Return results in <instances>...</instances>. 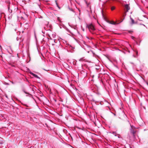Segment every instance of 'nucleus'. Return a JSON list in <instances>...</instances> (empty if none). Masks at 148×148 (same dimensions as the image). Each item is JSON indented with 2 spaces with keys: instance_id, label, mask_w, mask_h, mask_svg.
<instances>
[{
  "instance_id": "1",
  "label": "nucleus",
  "mask_w": 148,
  "mask_h": 148,
  "mask_svg": "<svg viewBox=\"0 0 148 148\" xmlns=\"http://www.w3.org/2000/svg\"><path fill=\"white\" fill-rule=\"evenodd\" d=\"M86 27H88L90 32L92 34H93L92 32L95 30V28L93 25L92 24L87 25Z\"/></svg>"
},
{
  "instance_id": "2",
  "label": "nucleus",
  "mask_w": 148,
  "mask_h": 148,
  "mask_svg": "<svg viewBox=\"0 0 148 148\" xmlns=\"http://www.w3.org/2000/svg\"><path fill=\"white\" fill-rule=\"evenodd\" d=\"M127 121L130 124L131 126V128H130V133L131 134H132L134 136V134L136 132V131L134 129V128H135L134 127V126L133 125H131L129 121L128 120H127Z\"/></svg>"
},
{
  "instance_id": "3",
  "label": "nucleus",
  "mask_w": 148,
  "mask_h": 148,
  "mask_svg": "<svg viewBox=\"0 0 148 148\" xmlns=\"http://www.w3.org/2000/svg\"><path fill=\"white\" fill-rule=\"evenodd\" d=\"M8 8L9 12V13H10V14L8 15V18L9 19H10L12 17V10L10 9V7L9 6H8Z\"/></svg>"
},
{
  "instance_id": "4",
  "label": "nucleus",
  "mask_w": 148,
  "mask_h": 148,
  "mask_svg": "<svg viewBox=\"0 0 148 148\" xmlns=\"http://www.w3.org/2000/svg\"><path fill=\"white\" fill-rule=\"evenodd\" d=\"M30 74L32 75H33V76H34V77H36L37 78H39V77L37 75H36L34 73H32V72H30Z\"/></svg>"
},
{
  "instance_id": "5",
  "label": "nucleus",
  "mask_w": 148,
  "mask_h": 148,
  "mask_svg": "<svg viewBox=\"0 0 148 148\" xmlns=\"http://www.w3.org/2000/svg\"><path fill=\"white\" fill-rule=\"evenodd\" d=\"M125 8L127 10V12L128 10L130 9V7L127 4L125 5Z\"/></svg>"
},
{
  "instance_id": "6",
  "label": "nucleus",
  "mask_w": 148,
  "mask_h": 148,
  "mask_svg": "<svg viewBox=\"0 0 148 148\" xmlns=\"http://www.w3.org/2000/svg\"><path fill=\"white\" fill-rule=\"evenodd\" d=\"M130 19L131 21V23H130V24L131 25H132L133 24H135L136 23L134 22V19L132 18L130 16Z\"/></svg>"
},
{
  "instance_id": "7",
  "label": "nucleus",
  "mask_w": 148,
  "mask_h": 148,
  "mask_svg": "<svg viewBox=\"0 0 148 148\" xmlns=\"http://www.w3.org/2000/svg\"><path fill=\"white\" fill-rule=\"evenodd\" d=\"M55 2H56V6H57L59 8V9H60V7L58 5V3H57V1L56 0H55Z\"/></svg>"
},
{
  "instance_id": "8",
  "label": "nucleus",
  "mask_w": 148,
  "mask_h": 148,
  "mask_svg": "<svg viewBox=\"0 0 148 148\" xmlns=\"http://www.w3.org/2000/svg\"><path fill=\"white\" fill-rule=\"evenodd\" d=\"M83 72L84 73V77H85L87 76V73L86 71H84Z\"/></svg>"
},
{
  "instance_id": "9",
  "label": "nucleus",
  "mask_w": 148,
  "mask_h": 148,
  "mask_svg": "<svg viewBox=\"0 0 148 148\" xmlns=\"http://www.w3.org/2000/svg\"><path fill=\"white\" fill-rule=\"evenodd\" d=\"M115 8L114 7H112L111 8V9L112 10H114Z\"/></svg>"
},
{
  "instance_id": "10",
  "label": "nucleus",
  "mask_w": 148,
  "mask_h": 148,
  "mask_svg": "<svg viewBox=\"0 0 148 148\" xmlns=\"http://www.w3.org/2000/svg\"><path fill=\"white\" fill-rule=\"evenodd\" d=\"M57 20L58 21H59L60 22H61V21L60 20V18L59 17H58L57 18Z\"/></svg>"
},
{
  "instance_id": "11",
  "label": "nucleus",
  "mask_w": 148,
  "mask_h": 148,
  "mask_svg": "<svg viewBox=\"0 0 148 148\" xmlns=\"http://www.w3.org/2000/svg\"><path fill=\"white\" fill-rule=\"evenodd\" d=\"M135 53H136V54L137 56H138V51H135Z\"/></svg>"
},
{
  "instance_id": "12",
  "label": "nucleus",
  "mask_w": 148,
  "mask_h": 148,
  "mask_svg": "<svg viewBox=\"0 0 148 148\" xmlns=\"http://www.w3.org/2000/svg\"><path fill=\"white\" fill-rule=\"evenodd\" d=\"M82 60H83V58H80L79 60V61H82Z\"/></svg>"
},
{
  "instance_id": "13",
  "label": "nucleus",
  "mask_w": 148,
  "mask_h": 148,
  "mask_svg": "<svg viewBox=\"0 0 148 148\" xmlns=\"http://www.w3.org/2000/svg\"><path fill=\"white\" fill-rule=\"evenodd\" d=\"M70 47L71 48V49H74V48L72 47L71 46H70Z\"/></svg>"
},
{
  "instance_id": "14",
  "label": "nucleus",
  "mask_w": 148,
  "mask_h": 148,
  "mask_svg": "<svg viewBox=\"0 0 148 148\" xmlns=\"http://www.w3.org/2000/svg\"><path fill=\"white\" fill-rule=\"evenodd\" d=\"M5 97H6L8 99V96L7 95H5Z\"/></svg>"
},
{
  "instance_id": "15",
  "label": "nucleus",
  "mask_w": 148,
  "mask_h": 148,
  "mask_svg": "<svg viewBox=\"0 0 148 148\" xmlns=\"http://www.w3.org/2000/svg\"><path fill=\"white\" fill-rule=\"evenodd\" d=\"M99 69V67H97V68H96V69Z\"/></svg>"
},
{
  "instance_id": "16",
  "label": "nucleus",
  "mask_w": 148,
  "mask_h": 148,
  "mask_svg": "<svg viewBox=\"0 0 148 148\" xmlns=\"http://www.w3.org/2000/svg\"><path fill=\"white\" fill-rule=\"evenodd\" d=\"M24 92H25V93H26V94H29V93H28L27 92H25V91H24Z\"/></svg>"
},
{
  "instance_id": "17",
  "label": "nucleus",
  "mask_w": 148,
  "mask_h": 148,
  "mask_svg": "<svg viewBox=\"0 0 148 148\" xmlns=\"http://www.w3.org/2000/svg\"><path fill=\"white\" fill-rule=\"evenodd\" d=\"M131 38H132V39H133V38H134V37H133V36H132Z\"/></svg>"
},
{
  "instance_id": "18",
  "label": "nucleus",
  "mask_w": 148,
  "mask_h": 148,
  "mask_svg": "<svg viewBox=\"0 0 148 148\" xmlns=\"http://www.w3.org/2000/svg\"><path fill=\"white\" fill-rule=\"evenodd\" d=\"M140 25H143V26H145V25H144V24H140Z\"/></svg>"
},
{
  "instance_id": "19",
  "label": "nucleus",
  "mask_w": 148,
  "mask_h": 148,
  "mask_svg": "<svg viewBox=\"0 0 148 148\" xmlns=\"http://www.w3.org/2000/svg\"><path fill=\"white\" fill-rule=\"evenodd\" d=\"M133 56H134L135 58L136 57V56H134V55H133Z\"/></svg>"
},
{
  "instance_id": "20",
  "label": "nucleus",
  "mask_w": 148,
  "mask_h": 148,
  "mask_svg": "<svg viewBox=\"0 0 148 148\" xmlns=\"http://www.w3.org/2000/svg\"><path fill=\"white\" fill-rule=\"evenodd\" d=\"M146 129H144V131H146Z\"/></svg>"
},
{
  "instance_id": "21",
  "label": "nucleus",
  "mask_w": 148,
  "mask_h": 148,
  "mask_svg": "<svg viewBox=\"0 0 148 148\" xmlns=\"http://www.w3.org/2000/svg\"><path fill=\"white\" fill-rule=\"evenodd\" d=\"M70 9V10H71V11H72V10H71V9Z\"/></svg>"
},
{
  "instance_id": "22",
  "label": "nucleus",
  "mask_w": 148,
  "mask_h": 148,
  "mask_svg": "<svg viewBox=\"0 0 148 148\" xmlns=\"http://www.w3.org/2000/svg\"><path fill=\"white\" fill-rule=\"evenodd\" d=\"M102 15L103 16V13H102Z\"/></svg>"
}]
</instances>
